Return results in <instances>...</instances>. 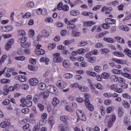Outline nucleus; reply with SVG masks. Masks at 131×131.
<instances>
[{
  "instance_id": "nucleus-11",
  "label": "nucleus",
  "mask_w": 131,
  "mask_h": 131,
  "mask_svg": "<svg viewBox=\"0 0 131 131\" xmlns=\"http://www.w3.org/2000/svg\"><path fill=\"white\" fill-rule=\"evenodd\" d=\"M62 65L64 68H66V69H68L71 67V62L67 59H65L63 61H62Z\"/></svg>"
},
{
  "instance_id": "nucleus-58",
  "label": "nucleus",
  "mask_w": 131,
  "mask_h": 131,
  "mask_svg": "<svg viewBox=\"0 0 131 131\" xmlns=\"http://www.w3.org/2000/svg\"><path fill=\"white\" fill-rule=\"evenodd\" d=\"M113 111H114V106H109L106 108V113L108 114L111 113Z\"/></svg>"
},
{
  "instance_id": "nucleus-45",
  "label": "nucleus",
  "mask_w": 131,
  "mask_h": 131,
  "mask_svg": "<svg viewBox=\"0 0 131 131\" xmlns=\"http://www.w3.org/2000/svg\"><path fill=\"white\" fill-rule=\"evenodd\" d=\"M87 75H90V76H92L93 77H96L97 76V74L96 72H92L90 71H88L86 72Z\"/></svg>"
},
{
  "instance_id": "nucleus-50",
  "label": "nucleus",
  "mask_w": 131,
  "mask_h": 131,
  "mask_svg": "<svg viewBox=\"0 0 131 131\" xmlns=\"http://www.w3.org/2000/svg\"><path fill=\"white\" fill-rule=\"evenodd\" d=\"M60 120L62 122H66L68 120V116H61L60 117Z\"/></svg>"
},
{
  "instance_id": "nucleus-51",
  "label": "nucleus",
  "mask_w": 131,
  "mask_h": 131,
  "mask_svg": "<svg viewBox=\"0 0 131 131\" xmlns=\"http://www.w3.org/2000/svg\"><path fill=\"white\" fill-rule=\"evenodd\" d=\"M37 107L40 112H43L45 110V105L41 104V103H38L37 104Z\"/></svg>"
},
{
  "instance_id": "nucleus-23",
  "label": "nucleus",
  "mask_w": 131,
  "mask_h": 131,
  "mask_svg": "<svg viewBox=\"0 0 131 131\" xmlns=\"http://www.w3.org/2000/svg\"><path fill=\"white\" fill-rule=\"evenodd\" d=\"M79 90L81 91V92H83V93H88L89 92V88L83 85L79 86Z\"/></svg>"
},
{
  "instance_id": "nucleus-64",
  "label": "nucleus",
  "mask_w": 131,
  "mask_h": 131,
  "mask_svg": "<svg viewBox=\"0 0 131 131\" xmlns=\"http://www.w3.org/2000/svg\"><path fill=\"white\" fill-rule=\"evenodd\" d=\"M30 46H31L30 42H25L21 47H23V48H29Z\"/></svg>"
},
{
  "instance_id": "nucleus-25",
  "label": "nucleus",
  "mask_w": 131,
  "mask_h": 131,
  "mask_svg": "<svg viewBox=\"0 0 131 131\" xmlns=\"http://www.w3.org/2000/svg\"><path fill=\"white\" fill-rule=\"evenodd\" d=\"M17 80L20 82H25L27 80V78L24 75H19L17 76Z\"/></svg>"
},
{
  "instance_id": "nucleus-27",
  "label": "nucleus",
  "mask_w": 131,
  "mask_h": 131,
  "mask_svg": "<svg viewBox=\"0 0 131 131\" xmlns=\"http://www.w3.org/2000/svg\"><path fill=\"white\" fill-rule=\"evenodd\" d=\"M63 76L65 79H71L73 77V75L70 73H64Z\"/></svg>"
},
{
  "instance_id": "nucleus-10",
  "label": "nucleus",
  "mask_w": 131,
  "mask_h": 131,
  "mask_svg": "<svg viewBox=\"0 0 131 131\" xmlns=\"http://www.w3.org/2000/svg\"><path fill=\"white\" fill-rule=\"evenodd\" d=\"M10 125H11V123L8 120H6L0 124V126L2 128H9Z\"/></svg>"
},
{
  "instance_id": "nucleus-57",
  "label": "nucleus",
  "mask_w": 131,
  "mask_h": 131,
  "mask_svg": "<svg viewBox=\"0 0 131 131\" xmlns=\"http://www.w3.org/2000/svg\"><path fill=\"white\" fill-rule=\"evenodd\" d=\"M26 59L25 56H17L15 57V60H16V61H25V60Z\"/></svg>"
},
{
  "instance_id": "nucleus-52",
  "label": "nucleus",
  "mask_w": 131,
  "mask_h": 131,
  "mask_svg": "<svg viewBox=\"0 0 131 131\" xmlns=\"http://www.w3.org/2000/svg\"><path fill=\"white\" fill-rule=\"evenodd\" d=\"M18 34L20 36H25L26 35V32L24 30H19L18 31Z\"/></svg>"
},
{
  "instance_id": "nucleus-33",
  "label": "nucleus",
  "mask_w": 131,
  "mask_h": 131,
  "mask_svg": "<svg viewBox=\"0 0 131 131\" xmlns=\"http://www.w3.org/2000/svg\"><path fill=\"white\" fill-rule=\"evenodd\" d=\"M7 59H8V55L4 54L2 55L0 59V65H2V64H4V63H5V61H6Z\"/></svg>"
},
{
  "instance_id": "nucleus-63",
  "label": "nucleus",
  "mask_w": 131,
  "mask_h": 131,
  "mask_svg": "<svg viewBox=\"0 0 131 131\" xmlns=\"http://www.w3.org/2000/svg\"><path fill=\"white\" fill-rule=\"evenodd\" d=\"M129 119H128L127 117H125L124 118V123L125 125H128V124H129Z\"/></svg>"
},
{
  "instance_id": "nucleus-21",
  "label": "nucleus",
  "mask_w": 131,
  "mask_h": 131,
  "mask_svg": "<svg viewBox=\"0 0 131 131\" xmlns=\"http://www.w3.org/2000/svg\"><path fill=\"white\" fill-rule=\"evenodd\" d=\"M112 61L115 62V63H116L117 64H121V65L124 64V60L123 59L112 58Z\"/></svg>"
},
{
  "instance_id": "nucleus-40",
  "label": "nucleus",
  "mask_w": 131,
  "mask_h": 131,
  "mask_svg": "<svg viewBox=\"0 0 131 131\" xmlns=\"http://www.w3.org/2000/svg\"><path fill=\"white\" fill-rule=\"evenodd\" d=\"M59 131H65L67 129V126L63 124H60L59 125Z\"/></svg>"
},
{
  "instance_id": "nucleus-20",
  "label": "nucleus",
  "mask_w": 131,
  "mask_h": 131,
  "mask_svg": "<svg viewBox=\"0 0 131 131\" xmlns=\"http://www.w3.org/2000/svg\"><path fill=\"white\" fill-rule=\"evenodd\" d=\"M110 51L108 48H102L99 50V53H100L101 55H107L109 54Z\"/></svg>"
},
{
  "instance_id": "nucleus-54",
  "label": "nucleus",
  "mask_w": 131,
  "mask_h": 131,
  "mask_svg": "<svg viewBox=\"0 0 131 131\" xmlns=\"http://www.w3.org/2000/svg\"><path fill=\"white\" fill-rule=\"evenodd\" d=\"M34 7V3L33 2H29L27 4V7L28 9H31L32 8H33Z\"/></svg>"
},
{
  "instance_id": "nucleus-15",
  "label": "nucleus",
  "mask_w": 131,
  "mask_h": 131,
  "mask_svg": "<svg viewBox=\"0 0 131 131\" xmlns=\"http://www.w3.org/2000/svg\"><path fill=\"white\" fill-rule=\"evenodd\" d=\"M35 53L36 55L39 56L40 55H44V54H46V51L40 48H36V49L35 50Z\"/></svg>"
},
{
  "instance_id": "nucleus-46",
  "label": "nucleus",
  "mask_w": 131,
  "mask_h": 131,
  "mask_svg": "<svg viewBox=\"0 0 131 131\" xmlns=\"http://www.w3.org/2000/svg\"><path fill=\"white\" fill-rule=\"evenodd\" d=\"M122 105L123 106V107H125V108H129L130 106L129 103H128V102L125 100H123L122 101Z\"/></svg>"
},
{
  "instance_id": "nucleus-43",
  "label": "nucleus",
  "mask_w": 131,
  "mask_h": 131,
  "mask_svg": "<svg viewBox=\"0 0 131 131\" xmlns=\"http://www.w3.org/2000/svg\"><path fill=\"white\" fill-rule=\"evenodd\" d=\"M104 41H106V42H109V43H113L114 42V39L112 38H107L104 37L103 38Z\"/></svg>"
},
{
  "instance_id": "nucleus-36",
  "label": "nucleus",
  "mask_w": 131,
  "mask_h": 131,
  "mask_svg": "<svg viewBox=\"0 0 131 131\" xmlns=\"http://www.w3.org/2000/svg\"><path fill=\"white\" fill-rule=\"evenodd\" d=\"M114 39H116V41L120 43H125L124 39L120 37H115Z\"/></svg>"
},
{
  "instance_id": "nucleus-5",
  "label": "nucleus",
  "mask_w": 131,
  "mask_h": 131,
  "mask_svg": "<svg viewBox=\"0 0 131 131\" xmlns=\"http://www.w3.org/2000/svg\"><path fill=\"white\" fill-rule=\"evenodd\" d=\"M110 89L111 91H113L118 94H122L123 93V89L121 88H118V86L117 84H113L110 86Z\"/></svg>"
},
{
  "instance_id": "nucleus-37",
  "label": "nucleus",
  "mask_w": 131,
  "mask_h": 131,
  "mask_svg": "<svg viewBox=\"0 0 131 131\" xmlns=\"http://www.w3.org/2000/svg\"><path fill=\"white\" fill-rule=\"evenodd\" d=\"M123 108L121 107H120L118 109V114L119 117H122L123 116Z\"/></svg>"
},
{
  "instance_id": "nucleus-28",
  "label": "nucleus",
  "mask_w": 131,
  "mask_h": 131,
  "mask_svg": "<svg viewBox=\"0 0 131 131\" xmlns=\"http://www.w3.org/2000/svg\"><path fill=\"white\" fill-rule=\"evenodd\" d=\"M96 24V22L93 21H85L83 23V25L85 27H88L89 26H93V25H95Z\"/></svg>"
},
{
  "instance_id": "nucleus-61",
  "label": "nucleus",
  "mask_w": 131,
  "mask_h": 131,
  "mask_svg": "<svg viewBox=\"0 0 131 131\" xmlns=\"http://www.w3.org/2000/svg\"><path fill=\"white\" fill-rule=\"evenodd\" d=\"M21 113L23 114H28L29 113V108L28 107H25L21 110Z\"/></svg>"
},
{
  "instance_id": "nucleus-24",
  "label": "nucleus",
  "mask_w": 131,
  "mask_h": 131,
  "mask_svg": "<svg viewBox=\"0 0 131 131\" xmlns=\"http://www.w3.org/2000/svg\"><path fill=\"white\" fill-rule=\"evenodd\" d=\"M33 46L35 47L36 49H40V48H41V45L39 44V41L37 40H34L33 41Z\"/></svg>"
},
{
  "instance_id": "nucleus-1",
  "label": "nucleus",
  "mask_w": 131,
  "mask_h": 131,
  "mask_svg": "<svg viewBox=\"0 0 131 131\" xmlns=\"http://www.w3.org/2000/svg\"><path fill=\"white\" fill-rule=\"evenodd\" d=\"M116 120V115L115 114H112L111 115H107L105 117V123H106L109 127L113 125V122Z\"/></svg>"
},
{
  "instance_id": "nucleus-32",
  "label": "nucleus",
  "mask_w": 131,
  "mask_h": 131,
  "mask_svg": "<svg viewBox=\"0 0 131 131\" xmlns=\"http://www.w3.org/2000/svg\"><path fill=\"white\" fill-rule=\"evenodd\" d=\"M70 14L72 16H79V15H80V12L79 10H73L71 11Z\"/></svg>"
},
{
  "instance_id": "nucleus-26",
  "label": "nucleus",
  "mask_w": 131,
  "mask_h": 131,
  "mask_svg": "<svg viewBox=\"0 0 131 131\" xmlns=\"http://www.w3.org/2000/svg\"><path fill=\"white\" fill-rule=\"evenodd\" d=\"M21 15L23 19H29V18H30V17H31V13L30 12H27L25 14L24 13L21 12Z\"/></svg>"
},
{
  "instance_id": "nucleus-56",
  "label": "nucleus",
  "mask_w": 131,
  "mask_h": 131,
  "mask_svg": "<svg viewBox=\"0 0 131 131\" xmlns=\"http://www.w3.org/2000/svg\"><path fill=\"white\" fill-rule=\"evenodd\" d=\"M20 103V106L21 107H26V99L24 98L21 99Z\"/></svg>"
},
{
  "instance_id": "nucleus-16",
  "label": "nucleus",
  "mask_w": 131,
  "mask_h": 131,
  "mask_svg": "<svg viewBox=\"0 0 131 131\" xmlns=\"http://www.w3.org/2000/svg\"><path fill=\"white\" fill-rule=\"evenodd\" d=\"M105 22L107 24H111V25H114L116 24V20L111 18H107L105 19Z\"/></svg>"
},
{
  "instance_id": "nucleus-7",
  "label": "nucleus",
  "mask_w": 131,
  "mask_h": 131,
  "mask_svg": "<svg viewBox=\"0 0 131 131\" xmlns=\"http://www.w3.org/2000/svg\"><path fill=\"white\" fill-rule=\"evenodd\" d=\"M55 84L56 85H57V86H58V88H60V89H65V88L67 86V83L62 80L57 81L56 82Z\"/></svg>"
},
{
  "instance_id": "nucleus-2",
  "label": "nucleus",
  "mask_w": 131,
  "mask_h": 131,
  "mask_svg": "<svg viewBox=\"0 0 131 131\" xmlns=\"http://www.w3.org/2000/svg\"><path fill=\"white\" fill-rule=\"evenodd\" d=\"M98 50L95 49L92 52H88L85 55L87 60H88L89 62H90V63H95V62H96V58L95 57L93 56L92 54H93V55H98Z\"/></svg>"
},
{
  "instance_id": "nucleus-8",
  "label": "nucleus",
  "mask_w": 131,
  "mask_h": 131,
  "mask_svg": "<svg viewBox=\"0 0 131 131\" xmlns=\"http://www.w3.org/2000/svg\"><path fill=\"white\" fill-rule=\"evenodd\" d=\"M0 30L2 32H8V31H12V30H13V26H0Z\"/></svg>"
},
{
  "instance_id": "nucleus-3",
  "label": "nucleus",
  "mask_w": 131,
  "mask_h": 131,
  "mask_svg": "<svg viewBox=\"0 0 131 131\" xmlns=\"http://www.w3.org/2000/svg\"><path fill=\"white\" fill-rule=\"evenodd\" d=\"M53 57L54 63H62L63 62V57L61 56L60 53H56L52 55Z\"/></svg>"
},
{
  "instance_id": "nucleus-9",
  "label": "nucleus",
  "mask_w": 131,
  "mask_h": 131,
  "mask_svg": "<svg viewBox=\"0 0 131 131\" xmlns=\"http://www.w3.org/2000/svg\"><path fill=\"white\" fill-rule=\"evenodd\" d=\"M64 22L66 24H67V28L68 29H69L70 30L75 29L76 28V26L74 25V24H72L70 23L69 21H68V19L67 18L64 19Z\"/></svg>"
},
{
  "instance_id": "nucleus-18",
  "label": "nucleus",
  "mask_w": 131,
  "mask_h": 131,
  "mask_svg": "<svg viewBox=\"0 0 131 131\" xmlns=\"http://www.w3.org/2000/svg\"><path fill=\"white\" fill-rule=\"evenodd\" d=\"M27 39H28L27 37H23L18 39L17 41L18 43L20 44L21 47H22L24 45L25 42H26V41H27Z\"/></svg>"
},
{
  "instance_id": "nucleus-53",
  "label": "nucleus",
  "mask_w": 131,
  "mask_h": 131,
  "mask_svg": "<svg viewBox=\"0 0 131 131\" xmlns=\"http://www.w3.org/2000/svg\"><path fill=\"white\" fill-rule=\"evenodd\" d=\"M118 79V76L116 75H113L111 77V80L113 82H117Z\"/></svg>"
},
{
  "instance_id": "nucleus-47",
  "label": "nucleus",
  "mask_w": 131,
  "mask_h": 131,
  "mask_svg": "<svg viewBox=\"0 0 131 131\" xmlns=\"http://www.w3.org/2000/svg\"><path fill=\"white\" fill-rule=\"evenodd\" d=\"M70 88L72 89H79V84L78 83H73L70 85Z\"/></svg>"
},
{
  "instance_id": "nucleus-38",
  "label": "nucleus",
  "mask_w": 131,
  "mask_h": 131,
  "mask_svg": "<svg viewBox=\"0 0 131 131\" xmlns=\"http://www.w3.org/2000/svg\"><path fill=\"white\" fill-rule=\"evenodd\" d=\"M123 52L129 58H131V50L128 48L124 49Z\"/></svg>"
},
{
  "instance_id": "nucleus-41",
  "label": "nucleus",
  "mask_w": 131,
  "mask_h": 131,
  "mask_svg": "<svg viewBox=\"0 0 131 131\" xmlns=\"http://www.w3.org/2000/svg\"><path fill=\"white\" fill-rule=\"evenodd\" d=\"M88 43H89L88 41L82 40L79 42L78 46V47H85Z\"/></svg>"
},
{
  "instance_id": "nucleus-31",
  "label": "nucleus",
  "mask_w": 131,
  "mask_h": 131,
  "mask_svg": "<svg viewBox=\"0 0 131 131\" xmlns=\"http://www.w3.org/2000/svg\"><path fill=\"white\" fill-rule=\"evenodd\" d=\"M108 33H109L108 31H105L103 33H99L96 35V38H102V37H103L104 35H106V34H108Z\"/></svg>"
},
{
  "instance_id": "nucleus-60",
  "label": "nucleus",
  "mask_w": 131,
  "mask_h": 131,
  "mask_svg": "<svg viewBox=\"0 0 131 131\" xmlns=\"http://www.w3.org/2000/svg\"><path fill=\"white\" fill-rule=\"evenodd\" d=\"M30 127V125L29 124L27 123L25 125L23 126V131H27V130Z\"/></svg>"
},
{
  "instance_id": "nucleus-13",
  "label": "nucleus",
  "mask_w": 131,
  "mask_h": 131,
  "mask_svg": "<svg viewBox=\"0 0 131 131\" xmlns=\"http://www.w3.org/2000/svg\"><path fill=\"white\" fill-rule=\"evenodd\" d=\"M41 118L42 120L39 121V124L40 125H43L45 124V121L43 120H46L48 118V114L46 113H43L41 116Z\"/></svg>"
},
{
  "instance_id": "nucleus-4",
  "label": "nucleus",
  "mask_w": 131,
  "mask_h": 131,
  "mask_svg": "<svg viewBox=\"0 0 131 131\" xmlns=\"http://www.w3.org/2000/svg\"><path fill=\"white\" fill-rule=\"evenodd\" d=\"M76 114L78 116V118L82 121H85L86 120V116H85V114L84 112L81 110H77L76 111Z\"/></svg>"
},
{
  "instance_id": "nucleus-39",
  "label": "nucleus",
  "mask_w": 131,
  "mask_h": 131,
  "mask_svg": "<svg viewBox=\"0 0 131 131\" xmlns=\"http://www.w3.org/2000/svg\"><path fill=\"white\" fill-rule=\"evenodd\" d=\"M53 18L51 17H47L45 19V23H47L48 24H52L53 22Z\"/></svg>"
},
{
  "instance_id": "nucleus-55",
  "label": "nucleus",
  "mask_w": 131,
  "mask_h": 131,
  "mask_svg": "<svg viewBox=\"0 0 131 131\" xmlns=\"http://www.w3.org/2000/svg\"><path fill=\"white\" fill-rule=\"evenodd\" d=\"M90 89L96 94V95H98L99 94V92L96 90V88H95V86H94V84H90Z\"/></svg>"
},
{
  "instance_id": "nucleus-48",
  "label": "nucleus",
  "mask_w": 131,
  "mask_h": 131,
  "mask_svg": "<svg viewBox=\"0 0 131 131\" xmlns=\"http://www.w3.org/2000/svg\"><path fill=\"white\" fill-rule=\"evenodd\" d=\"M35 33L33 29H30L28 31V35L30 37H33Z\"/></svg>"
},
{
  "instance_id": "nucleus-12",
  "label": "nucleus",
  "mask_w": 131,
  "mask_h": 131,
  "mask_svg": "<svg viewBox=\"0 0 131 131\" xmlns=\"http://www.w3.org/2000/svg\"><path fill=\"white\" fill-rule=\"evenodd\" d=\"M30 84H31L32 86H35V85H37L39 81L38 79L36 78H32L29 79V80Z\"/></svg>"
},
{
  "instance_id": "nucleus-34",
  "label": "nucleus",
  "mask_w": 131,
  "mask_h": 131,
  "mask_svg": "<svg viewBox=\"0 0 131 131\" xmlns=\"http://www.w3.org/2000/svg\"><path fill=\"white\" fill-rule=\"evenodd\" d=\"M38 88L39 90L43 91V90H46V88H47V85H46V83L43 82H40L38 85Z\"/></svg>"
},
{
  "instance_id": "nucleus-6",
  "label": "nucleus",
  "mask_w": 131,
  "mask_h": 131,
  "mask_svg": "<svg viewBox=\"0 0 131 131\" xmlns=\"http://www.w3.org/2000/svg\"><path fill=\"white\" fill-rule=\"evenodd\" d=\"M47 91L51 94H56L58 92L57 88L54 86L53 85H49L47 86Z\"/></svg>"
},
{
  "instance_id": "nucleus-22",
  "label": "nucleus",
  "mask_w": 131,
  "mask_h": 131,
  "mask_svg": "<svg viewBox=\"0 0 131 131\" xmlns=\"http://www.w3.org/2000/svg\"><path fill=\"white\" fill-rule=\"evenodd\" d=\"M41 34L45 38H48L50 36V33L47 30H43L41 32Z\"/></svg>"
},
{
  "instance_id": "nucleus-42",
  "label": "nucleus",
  "mask_w": 131,
  "mask_h": 131,
  "mask_svg": "<svg viewBox=\"0 0 131 131\" xmlns=\"http://www.w3.org/2000/svg\"><path fill=\"white\" fill-rule=\"evenodd\" d=\"M72 35L73 36H74V37H77L78 36H80V32L73 30L72 31Z\"/></svg>"
},
{
  "instance_id": "nucleus-62",
  "label": "nucleus",
  "mask_w": 131,
  "mask_h": 131,
  "mask_svg": "<svg viewBox=\"0 0 131 131\" xmlns=\"http://www.w3.org/2000/svg\"><path fill=\"white\" fill-rule=\"evenodd\" d=\"M94 86H95L98 90H103V85L100 83L95 84Z\"/></svg>"
},
{
  "instance_id": "nucleus-35",
  "label": "nucleus",
  "mask_w": 131,
  "mask_h": 131,
  "mask_svg": "<svg viewBox=\"0 0 131 131\" xmlns=\"http://www.w3.org/2000/svg\"><path fill=\"white\" fill-rule=\"evenodd\" d=\"M39 61L40 62H45L46 65H48L50 62V59L48 57H41Z\"/></svg>"
},
{
  "instance_id": "nucleus-19",
  "label": "nucleus",
  "mask_w": 131,
  "mask_h": 131,
  "mask_svg": "<svg viewBox=\"0 0 131 131\" xmlns=\"http://www.w3.org/2000/svg\"><path fill=\"white\" fill-rule=\"evenodd\" d=\"M52 104L54 107H57L60 104V100L57 97H54L52 101Z\"/></svg>"
},
{
  "instance_id": "nucleus-14",
  "label": "nucleus",
  "mask_w": 131,
  "mask_h": 131,
  "mask_svg": "<svg viewBox=\"0 0 131 131\" xmlns=\"http://www.w3.org/2000/svg\"><path fill=\"white\" fill-rule=\"evenodd\" d=\"M113 55L118 58H123L124 57V54L120 51H114L113 52Z\"/></svg>"
},
{
  "instance_id": "nucleus-17",
  "label": "nucleus",
  "mask_w": 131,
  "mask_h": 131,
  "mask_svg": "<svg viewBox=\"0 0 131 131\" xmlns=\"http://www.w3.org/2000/svg\"><path fill=\"white\" fill-rule=\"evenodd\" d=\"M111 72L113 73V74H116L117 75H119V74H121L122 76V71L121 70H118L117 69H112L111 70Z\"/></svg>"
},
{
  "instance_id": "nucleus-30",
  "label": "nucleus",
  "mask_w": 131,
  "mask_h": 131,
  "mask_svg": "<svg viewBox=\"0 0 131 131\" xmlns=\"http://www.w3.org/2000/svg\"><path fill=\"white\" fill-rule=\"evenodd\" d=\"M48 123H49L51 127H53V125L55 124V119L54 118L53 116H51L49 118Z\"/></svg>"
},
{
  "instance_id": "nucleus-49",
  "label": "nucleus",
  "mask_w": 131,
  "mask_h": 131,
  "mask_svg": "<svg viewBox=\"0 0 131 131\" xmlns=\"http://www.w3.org/2000/svg\"><path fill=\"white\" fill-rule=\"evenodd\" d=\"M56 46H57L56 43L49 44L48 45V49L49 50H53V49H55L56 48Z\"/></svg>"
},
{
  "instance_id": "nucleus-44",
  "label": "nucleus",
  "mask_w": 131,
  "mask_h": 131,
  "mask_svg": "<svg viewBox=\"0 0 131 131\" xmlns=\"http://www.w3.org/2000/svg\"><path fill=\"white\" fill-rule=\"evenodd\" d=\"M122 96L123 98H124V99L130 100V99L131 98L130 94H129L127 93H123L122 95Z\"/></svg>"
},
{
  "instance_id": "nucleus-59",
  "label": "nucleus",
  "mask_w": 131,
  "mask_h": 131,
  "mask_svg": "<svg viewBox=\"0 0 131 131\" xmlns=\"http://www.w3.org/2000/svg\"><path fill=\"white\" fill-rule=\"evenodd\" d=\"M94 70L96 72H101L102 71V67L99 66H96L94 67Z\"/></svg>"
},
{
  "instance_id": "nucleus-29",
  "label": "nucleus",
  "mask_w": 131,
  "mask_h": 131,
  "mask_svg": "<svg viewBox=\"0 0 131 131\" xmlns=\"http://www.w3.org/2000/svg\"><path fill=\"white\" fill-rule=\"evenodd\" d=\"M101 77L103 79H109L110 78V74L107 72H103L101 74Z\"/></svg>"
}]
</instances>
